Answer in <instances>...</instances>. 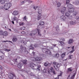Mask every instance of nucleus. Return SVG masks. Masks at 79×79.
Segmentation results:
<instances>
[{"instance_id": "f257e3e1", "label": "nucleus", "mask_w": 79, "mask_h": 79, "mask_svg": "<svg viewBox=\"0 0 79 79\" xmlns=\"http://www.w3.org/2000/svg\"><path fill=\"white\" fill-rule=\"evenodd\" d=\"M19 53L22 55H26L29 53V52L26 50V48L25 47H23L22 45L20 46V49L19 51Z\"/></svg>"}, {"instance_id": "f03ea898", "label": "nucleus", "mask_w": 79, "mask_h": 79, "mask_svg": "<svg viewBox=\"0 0 79 79\" xmlns=\"http://www.w3.org/2000/svg\"><path fill=\"white\" fill-rule=\"evenodd\" d=\"M42 50L43 53L46 54L47 55H52V53L51 52V51L49 49L47 48H42Z\"/></svg>"}, {"instance_id": "7ed1b4c3", "label": "nucleus", "mask_w": 79, "mask_h": 79, "mask_svg": "<svg viewBox=\"0 0 79 79\" xmlns=\"http://www.w3.org/2000/svg\"><path fill=\"white\" fill-rule=\"evenodd\" d=\"M12 5L11 3L10 2L8 3H6L4 6V8L5 10H8L11 6Z\"/></svg>"}, {"instance_id": "20e7f679", "label": "nucleus", "mask_w": 79, "mask_h": 79, "mask_svg": "<svg viewBox=\"0 0 79 79\" xmlns=\"http://www.w3.org/2000/svg\"><path fill=\"white\" fill-rule=\"evenodd\" d=\"M0 34L1 35H3V36H8V33L6 31L3 32V31H0Z\"/></svg>"}, {"instance_id": "39448f33", "label": "nucleus", "mask_w": 79, "mask_h": 79, "mask_svg": "<svg viewBox=\"0 0 79 79\" xmlns=\"http://www.w3.org/2000/svg\"><path fill=\"white\" fill-rule=\"evenodd\" d=\"M9 77L10 79H13L14 78H15V79H18L14 74L12 73L10 74Z\"/></svg>"}, {"instance_id": "423d86ee", "label": "nucleus", "mask_w": 79, "mask_h": 79, "mask_svg": "<svg viewBox=\"0 0 79 79\" xmlns=\"http://www.w3.org/2000/svg\"><path fill=\"white\" fill-rule=\"evenodd\" d=\"M38 13L39 14V15H38L37 16V19L38 20H40V19H41V18H42L41 16V15H40V14L42 13V10H39V11L38 12Z\"/></svg>"}, {"instance_id": "0eeeda50", "label": "nucleus", "mask_w": 79, "mask_h": 79, "mask_svg": "<svg viewBox=\"0 0 79 79\" xmlns=\"http://www.w3.org/2000/svg\"><path fill=\"white\" fill-rule=\"evenodd\" d=\"M60 19L63 21H65L67 20V18L64 15H62L60 17Z\"/></svg>"}, {"instance_id": "6e6552de", "label": "nucleus", "mask_w": 79, "mask_h": 79, "mask_svg": "<svg viewBox=\"0 0 79 79\" xmlns=\"http://www.w3.org/2000/svg\"><path fill=\"white\" fill-rule=\"evenodd\" d=\"M73 71V68L72 67H70L67 69V73L68 74L70 73H71V72H72Z\"/></svg>"}, {"instance_id": "1a4fd4ad", "label": "nucleus", "mask_w": 79, "mask_h": 79, "mask_svg": "<svg viewBox=\"0 0 79 79\" xmlns=\"http://www.w3.org/2000/svg\"><path fill=\"white\" fill-rule=\"evenodd\" d=\"M66 11V8L65 7H63L62 8L61 12L62 14H64V11Z\"/></svg>"}, {"instance_id": "9d476101", "label": "nucleus", "mask_w": 79, "mask_h": 79, "mask_svg": "<svg viewBox=\"0 0 79 79\" xmlns=\"http://www.w3.org/2000/svg\"><path fill=\"white\" fill-rule=\"evenodd\" d=\"M74 9L72 7L68 8V11L70 13H73L74 12Z\"/></svg>"}, {"instance_id": "9b49d317", "label": "nucleus", "mask_w": 79, "mask_h": 79, "mask_svg": "<svg viewBox=\"0 0 79 79\" xmlns=\"http://www.w3.org/2000/svg\"><path fill=\"white\" fill-rule=\"evenodd\" d=\"M76 73H74L73 74L72 76L71 77L68 78V77L67 79H74V77H75V76H76Z\"/></svg>"}, {"instance_id": "f8f14e48", "label": "nucleus", "mask_w": 79, "mask_h": 79, "mask_svg": "<svg viewBox=\"0 0 79 79\" xmlns=\"http://www.w3.org/2000/svg\"><path fill=\"white\" fill-rule=\"evenodd\" d=\"M36 31L38 32V34L40 36H42V34H41L40 32V29H36Z\"/></svg>"}, {"instance_id": "ddd939ff", "label": "nucleus", "mask_w": 79, "mask_h": 79, "mask_svg": "<svg viewBox=\"0 0 79 79\" xmlns=\"http://www.w3.org/2000/svg\"><path fill=\"white\" fill-rule=\"evenodd\" d=\"M18 13H19V12L18 11H14L13 13H12V15H13L14 16H16V15H18Z\"/></svg>"}, {"instance_id": "4468645a", "label": "nucleus", "mask_w": 79, "mask_h": 79, "mask_svg": "<svg viewBox=\"0 0 79 79\" xmlns=\"http://www.w3.org/2000/svg\"><path fill=\"white\" fill-rule=\"evenodd\" d=\"M22 65H23L22 63H19L18 64L17 66L20 69L22 68Z\"/></svg>"}, {"instance_id": "2eb2a0df", "label": "nucleus", "mask_w": 79, "mask_h": 79, "mask_svg": "<svg viewBox=\"0 0 79 79\" xmlns=\"http://www.w3.org/2000/svg\"><path fill=\"white\" fill-rule=\"evenodd\" d=\"M53 70V68H52V69H50L48 70V74H50L51 73H52V71Z\"/></svg>"}, {"instance_id": "dca6fc26", "label": "nucleus", "mask_w": 79, "mask_h": 79, "mask_svg": "<svg viewBox=\"0 0 79 79\" xmlns=\"http://www.w3.org/2000/svg\"><path fill=\"white\" fill-rule=\"evenodd\" d=\"M70 12L68 11V12H66L65 13V15L67 17H68L70 16Z\"/></svg>"}, {"instance_id": "f3484780", "label": "nucleus", "mask_w": 79, "mask_h": 79, "mask_svg": "<svg viewBox=\"0 0 79 79\" xmlns=\"http://www.w3.org/2000/svg\"><path fill=\"white\" fill-rule=\"evenodd\" d=\"M70 24H71V25H74L75 24H76V22L75 20L74 21H72L70 22Z\"/></svg>"}, {"instance_id": "a211bd4d", "label": "nucleus", "mask_w": 79, "mask_h": 79, "mask_svg": "<svg viewBox=\"0 0 79 79\" xmlns=\"http://www.w3.org/2000/svg\"><path fill=\"white\" fill-rule=\"evenodd\" d=\"M56 5H57L58 7H60V6H61V3H60V2H58V0H56Z\"/></svg>"}, {"instance_id": "6ab92c4d", "label": "nucleus", "mask_w": 79, "mask_h": 79, "mask_svg": "<svg viewBox=\"0 0 79 79\" xmlns=\"http://www.w3.org/2000/svg\"><path fill=\"white\" fill-rule=\"evenodd\" d=\"M22 62L24 64L26 65L27 64V60H22Z\"/></svg>"}, {"instance_id": "aec40b11", "label": "nucleus", "mask_w": 79, "mask_h": 79, "mask_svg": "<svg viewBox=\"0 0 79 79\" xmlns=\"http://www.w3.org/2000/svg\"><path fill=\"white\" fill-rule=\"evenodd\" d=\"M59 42L61 44V46L62 47H64V45H65V44L62 41H59Z\"/></svg>"}, {"instance_id": "412c9836", "label": "nucleus", "mask_w": 79, "mask_h": 79, "mask_svg": "<svg viewBox=\"0 0 79 79\" xmlns=\"http://www.w3.org/2000/svg\"><path fill=\"white\" fill-rule=\"evenodd\" d=\"M52 56L53 57H56V58H58V56H59V54L58 53H56V54H53L52 55Z\"/></svg>"}, {"instance_id": "4be33fe9", "label": "nucleus", "mask_w": 79, "mask_h": 79, "mask_svg": "<svg viewBox=\"0 0 79 79\" xmlns=\"http://www.w3.org/2000/svg\"><path fill=\"white\" fill-rule=\"evenodd\" d=\"M36 31H37V30H36V29L35 30H33L32 31V34L34 35H35V34H37V32H36Z\"/></svg>"}, {"instance_id": "5701e85b", "label": "nucleus", "mask_w": 79, "mask_h": 79, "mask_svg": "<svg viewBox=\"0 0 79 79\" xmlns=\"http://www.w3.org/2000/svg\"><path fill=\"white\" fill-rule=\"evenodd\" d=\"M73 5L71 4L70 3L68 4H67V7H69V8H70L73 7Z\"/></svg>"}, {"instance_id": "b1692460", "label": "nucleus", "mask_w": 79, "mask_h": 79, "mask_svg": "<svg viewBox=\"0 0 79 79\" xmlns=\"http://www.w3.org/2000/svg\"><path fill=\"white\" fill-rule=\"evenodd\" d=\"M73 39H70L69 41L68 44H71L73 43Z\"/></svg>"}, {"instance_id": "393cba45", "label": "nucleus", "mask_w": 79, "mask_h": 79, "mask_svg": "<svg viewBox=\"0 0 79 79\" xmlns=\"http://www.w3.org/2000/svg\"><path fill=\"white\" fill-rule=\"evenodd\" d=\"M56 29V30L57 32H58V31H60V29H59V25H57L55 27Z\"/></svg>"}, {"instance_id": "a878e982", "label": "nucleus", "mask_w": 79, "mask_h": 79, "mask_svg": "<svg viewBox=\"0 0 79 79\" xmlns=\"http://www.w3.org/2000/svg\"><path fill=\"white\" fill-rule=\"evenodd\" d=\"M73 55L71 54H70L69 56V60H72L73 59Z\"/></svg>"}, {"instance_id": "bb28decb", "label": "nucleus", "mask_w": 79, "mask_h": 79, "mask_svg": "<svg viewBox=\"0 0 79 79\" xmlns=\"http://www.w3.org/2000/svg\"><path fill=\"white\" fill-rule=\"evenodd\" d=\"M78 14V12L77 11H75L73 12V15L74 16H76Z\"/></svg>"}, {"instance_id": "cd10ccee", "label": "nucleus", "mask_w": 79, "mask_h": 79, "mask_svg": "<svg viewBox=\"0 0 79 79\" xmlns=\"http://www.w3.org/2000/svg\"><path fill=\"white\" fill-rule=\"evenodd\" d=\"M33 45V44H31L30 48H29L30 50H34V48L33 47L34 46Z\"/></svg>"}, {"instance_id": "c85d7f7f", "label": "nucleus", "mask_w": 79, "mask_h": 79, "mask_svg": "<svg viewBox=\"0 0 79 79\" xmlns=\"http://www.w3.org/2000/svg\"><path fill=\"white\" fill-rule=\"evenodd\" d=\"M44 24V22H41L40 23V25L38 26V27H39L40 26H43Z\"/></svg>"}, {"instance_id": "c756f323", "label": "nucleus", "mask_w": 79, "mask_h": 79, "mask_svg": "<svg viewBox=\"0 0 79 79\" xmlns=\"http://www.w3.org/2000/svg\"><path fill=\"white\" fill-rule=\"evenodd\" d=\"M65 55L66 54H65V53H63L61 54V56L62 58H63L65 57Z\"/></svg>"}, {"instance_id": "7c9ffc66", "label": "nucleus", "mask_w": 79, "mask_h": 79, "mask_svg": "<svg viewBox=\"0 0 79 79\" xmlns=\"http://www.w3.org/2000/svg\"><path fill=\"white\" fill-rule=\"evenodd\" d=\"M56 65H55L57 68H60V64L59 63H57Z\"/></svg>"}, {"instance_id": "2f4dec72", "label": "nucleus", "mask_w": 79, "mask_h": 79, "mask_svg": "<svg viewBox=\"0 0 79 79\" xmlns=\"http://www.w3.org/2000/svg\"><path fill=\"white\" fill-rule=\"evenodd\" d=\"M17 39L16 38H13L12 41L13 42H16V41H17Z\"/></svg>"}, {"instance_id": "473e14b6", "label": "nucleus", "mask_w": 79, "mask_h": 79, "mask_svg": "<svg viewBox=\"0 0 79 79\" xmlns=\"http://www.w3.org/2000/svg\"><path fill=\"white\" fill-rule=\"evenodd\" d=\"M5 1L3 0H1V4H5Z\"/></svg>"}, {"instance_id": "72a5a7b5", "label": "nucleus", "mask_w": 79, "mask_h": 79, "mask_svg": "<svg viewBox=\"0 0 79 79\" xmlns=\"http://www.w3.org/2000/svg\"><path fill=\"white\" fill-rule=\"evenodd\" d=\"M34 65H35L33 63H31L30 64V67L31 68H32V67H34Z\"/></svg>"}, {"instance_id": "f704fd0d", "label": "nucleus", "mask_w": 79, "mask_h": 79, "mask_svg": "<svg viewBox=\"0 0 79 79\" xmlns=\"http://www.w3.org/2000/svg\"><path fill=\"white\" fill-rule=\"evenodd\" d=\"M4 51H6V52H10V51H11V49H8L5 48V49H4Z\"/></svg>"}, {"instance_id": "c9c22d12", "label": "nucleus", "mask_w": 79, "mask_h": 79, "mask_svg": "<svg viewBox=\"0 0 79 79\" xmlns=\"http://www.w3.org/2000/svg\"><path fill=\"white\" fill-rule=\"evenodd\" d=\"M35 61H41V59L40 58H36L35 60Z\"/></svg>"}, {"instance_id": "e433bc0d", "label": "nucleus", "mask_w": 79, "mask_h": 79, "mask_svg": "<svg viewBox=\"0 0 79 79\" xmlns=\"http://www.w3.org/2000/svg\"><path fill=\"white\" fill-rule=\"evenodd\" d=\"M69 2H70V1H69V0H67L66 4L68 5V4H69Z\"/></svg>"}, {"instance_id": "4c0bfd02", "label": "nucleus", "mask_w": 79, "mask_h": 79, "mask_svg": "<svg viewBox=\"0 0 79 79\" xmlns=\"http://www.w3.org/2000/svg\"><path fill=\"white\" fill-rule=\"evenodd\" d=\"M33 46H34V47L36 48V47H38V44H35L34 45H33Z\"/></svg>"}, {"instance_id": "58836bf2", "label": "nucleus", "mask_w": 79, "mask_h": 79, "mask_svg": "<svg viewBox=\"0 0 79 79\" xmlns=\"http://www.w3.org/2000/svg\"><path fill=\"white\" fill-rule=\"evenodd\" d=\"M17 18H16V16H15L13 18V19L14 21H16V19H17Z\"/></svg>"}, {"instance_id": "ea45409f", "label": "nucleus", "mask_w": 79, "mask_h": 79, "mask_svg": "<svg viewBox=\"0 0 79 79\" xmlns=\"http://www.w3.org/2000/svg\"><path fill=\"white\" fill-rule=\"evenodd\" d=\"M0 52L1 53H2V54L5 55V52H4L3 51H2V50H0Z\"/></svg>"}, {"instance_id": "a19ab883", "label": "nucleus", "mask_w": 79, "mask_h": 79, "mask_svg": "<svg viewBox=\"0 0 79 79\" xmlns=\"http://www.w3.org/2000/svg\"><path fill=\"white\" fill-rule=\"evenodd\" d=\"M21 30H22V31H24V30L25 29V27H22L21 28Z\"/></svg>"}, {"instance_id": "79ce46f5", "label": "nucleus", "mask_w": 79, "mask_h": 79, "mask_svg": "<svg viewBox=\"0 0 79 79\" xmlns=\"http://www.w3.org/2000/svg\"><path fill=\"white\" fill-rule=\"evenodd\" d=\"M3 59V56H0V60H2Z\"/></svg>"}, {"instance_id": "37998d69", "label": "nucleus", "mask_w": 79, "mask_h": 79, "mask_svg": "<svg viewBox=\"0 0 79 79\" xmlns=\"http://www.w3.org/2000/svg\"><path fill=\"white\" fill-rule=\"evenodd\" d=\"M52 73H53L54 74H56V73H55V71H54V70H53V69L52 71Z\"/></svg>"}, {"instance_id": "c03bdc74", "label": "nucleus", "mask_w": 79, "mask_h": 79, "mask_svg": "<svg viewBox=\"0 0 79 79\" xmlns=\"http://www.w3.org/2000/svg\"><path fill=\"white\" fill-rule=\"evenodd\" d=\"M62 74H63V73H62V72H61L60 75H58V77L62 76Z\"/></svg>"}, {"instance_id": "a18cd8bd", "label": "nucleus", "mask_w": 79, "mask_h": 79, "mask_svg": "<svg viewBox=\"0 0 79 79\" xmlns=\"http://www.w3.org/2000/svg\"><path fill=\"white\" fill-rule=\"evenodd\" d=\"M24 23H19L20 24V26H21V25H24Z\"/></svg>"}, {"instance_id": "49530a36", "label": "nucleus", "mask_w": 79, "mask_h": 79, "mask_svg": "<svg viewBox=\"0 0 79 79\" xmlns=\"http://www.w3.org/2000/svg\"><path fill=\"white\" fill-rule=\"evenodd\" d=\"M76 19H77V20H78V21H79V17L77 16L76 17Z\"/></svg>"}, {"instance_id": "de8ad7c7", "label": "nucleus", "mask_w": 79, "mask_h": 79, "mask_svg": "<svg viewBox=\"0 0 79 79\" xmlns=\"http://www.w3.org/2000/svg\"><path fill=\"white\" fill-rule=\"evenodd\" d=\"M74 52V50H72V51H70L69 53H73Z\"/></svg>"}, {"instance_id": "09e8293b", "label": "nucleus", "mask_w": 79, "mask_h": 79, "mask_svg": "<svg viewBox=\"0 0 79 79\" xmlns=\"http://www.w3.org/2000/svg\"><path fill=\"white\" fill-rule=\"evenodd\" d=\"M3 8H4V7L2 6H0V10H1L2 9H3Z\"/></svg>"}, {"instance_id": "8fccbe9b", "label": "nucleus", "mask_w": 79, "mask_h": 79, "mask_svg": "<svg viewBox=\"0 0 79 79\" xmlns=\"http://www.w3.org/2000/svg\"><path fill=\"white\" fill-rule=\"evenodd\" d=\"M3 67H2V66L0 65V70H3Z\"/></svg>"}, {"instance_id": "3c124183", "label": "nucleus", "mask_w": 79, "mask_h": 79, "mask_svg": "<svg viewBox=\"0 0 79 79\" xmlns=\"http://www.w3.org/2000/svg\"><path fill=\"white\" fill-rule=\"evenodd\" d=\"M30 75H31V76H34V74H33V73H31Z\"/></svg>"}, {"instance_id": "603ef678", "label": "nucleus", "mask_w": 79, "mask_h": 79, "mask_svg": "<svg viewBox=\"0 0 79 79\" xmlns=\"http://www.w3.org/2000/svg\"><path fill=\"white\" fill-rule=\"evenodd\" d=\"M75 3H76V4L77 5H78V4H79V2L78 1H77L75 2Z\"/></svg>"}, {"instance_id": "864d4df0", "label": "nucleus", "mask_w": 79, "mask_h": 79, "mask_svg": "<svg viewBox=\"0 0 79 79\" xmlns=\"http://www.w3.org/2000/svg\"><path fill=\"white\" fill-rule=\"evenodd\" d=\"M72 50H74V51H75V50H74V46H73L72 48Z\"/></svg>"}, {"instance_id": "5fc2aeb1", "label": "nucleus", "mask_w": 79, "mask_h": 79, "mask_svg": "<svg viewBox=\"0 0 79 79\" xmlns=\"http://www.w3.org/2000/svg\"><path fill=\"white\" fill-rule=\"evenodd\" d=\"M7 42H8V40H6V41H2V42H5V43H6Z\"/></svg>"}, {"instance_id": "6e6d98bb", "label": "nucleus", "mask_w": 79, "mask_h": 79, "mask_svg": "<svg viewBox=\"0 0 79 79\" xmlns=\"http://www.w3.org/2000/svg\"><path fill=\"white\" fill-rule=\"evenodd\" d=\"M43 72H44V73H46V69H44V70H43Z\"/></svg>"}, {"instance_id": "4d7b16f0", "label": "nucleus", "mask_w": 79, "mask_h": 79, "mask_svg": "<svg viewBox=\"0 0 79 79\" xmlns=\"http://www.w3.org/2000/svg\"><path fill=\"white\" fill-rule=\"evenodd\" d=\"M44 66H48V65L47 64V63H44Z\"/></svg>"}, {"instance_id": "13d9d810", "label": "nucleus", "mask_w": 79, "mask_h": 79, "mask_svg": "<svg viewBox=\"0 0 79 79\" xmlns=\"http://www.w3.org/2000/svg\"><path fill=\"white\" fill-rule=\"evenodd\" d=\"M57 64V63H56L55 62H53V64L55 65H55H56Z\"/></svg>"}, {"instance_id": "bf43d9fd", "label": "nucleus", "mask_w": 79, "mask_h": 79, "mask_svg": "<svg viewBox=\"0 0 79 79\" xmlns=\"http://www.w3.org/2000/svg\"><path fill=\"white\" fill-rule=\"evenodd\" d=\"M23 19L26 20V16H25V17L23 18Z\"/></svg>"}, {"instance_id": "052dcab7", "label": "nucleus", "mask_w": 79, "mask_h": 79, "mask_svg": "<svg viewBox=\"0 0 79 79\" xmlns=\"http://www.w3.org/2000/svg\"><path fill=\"white\" fill-rule=\"evenodd\" d=\"M52 3L54 5H56V3L55 2H52Z\"/></svg>"}, {"instance_id": "680f3d73", "label": "nucleus", "mask_w": 79, "mask_h": 79, "mask_svg": "<svg viewBox=\"0 0 79 79\" xmlns=\"http://www.w3.org/2000/svg\"><path fill=\"white\" fill-rule=\"evenodd\" d=\"M26 2H27V1L25 0L24 1H23V4H24V3H25Z\"/></svg>"}, {"instance_id": "e2e57ef3", "label": "nucleus", "mask_w": 79, "mask_h": 79, "mask_svg": "<svg viewBox=\"0 0 79 79\" xmlns=\"http://www.w3.org/2000/svg\"><path fill=\"white\" fill-rule=\"evenodd\" d=\"M24 42V40H23L21 41V43H22V44H23Z\"/></svg>"}, {"instance_id": "0e129e2a", "label": "nucleus", "mask_w": 79, "mask_h": 79, "mask_svg": "<svg viewBox=\"0 0 79 79\" xmlns=\"http://www.w3.org/2000/svg\"><path fill=\"white\" fill-rule=\"evenodd\" d=\"M8 42H10V43L12 44H13V42H12V41H8Z\"/></svg>"}, {"instance_id": "69168bd1", "label": "nucleus", "mask_w": 79, "mask_h": 79, "mask_svg": "<svg viewBox=\"0 0 79 79\" xmlns=\"http://www.w3.org/2000/svg\"><path fill=\"white\" fill-rule=\"evenodd\" d=\"M37 69H38V71H40V68H39L38 67L37 68Z\"/></svg>"}, {"instance_id": "338daca9", "label": "nucleus", "mask_w": 79, "mask_h": 79, "mask_svg": "<svg viewBox=\"0 0 79 79\" xmlns=\"http://www.w3.org/2000/svg\"><path fill=\"white\" fill-rule=\"evenodd\" d=\"M32 53L33 54V56H35V52H32Z\"/></svg>"}, {"instance_id": "774afa93", "label": "nucleus", "mask_w": 79, "mask_h": 79, "mask_svg": "<svg viewBox=\"0 0 79 79\" xmlns=\"http://www.w3.org/2000/svg\"><path fill=\"white\" fill-rule=\"evenodd\" d=\"M59 77H57L56 78H55V79H59Z\"/></svg>"}]
</instances>
